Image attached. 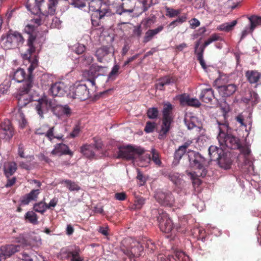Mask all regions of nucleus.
<instances>
[{"label": "nucleus", "instance_id": "obj_1", "mask_svg": "<svg viewBox=\"0 0 261 261\" xmlns=\"http://www.w3.org/2000/svg\"><path fill=\"white\" fill-rule=\"evenodd\" d=\"M42 24V20L39 16L32 19L30 21V23L26 25L24 29V31L28 34L29 37L27 40L28 48L27 53L22 54L24 59L29 60L31 63L28 67V74L22 68H19L13 73V80L18 83L24 82L23 86H26V81L28 80V76L30 75L32 80V84H33V78L32 73L34 69L38 65V60L36 56L33 55L35 53L36 47L35 46L37 41V28Z\"/></svg>", "mask_w": 261, "mask_h": 261}, {"label": "nucleus", "instance_id": "obj_2", "mask_svg": "<svg viewBox=\"0 0 261 261\" xmlns=\"http://www.w3.org/2000/svg\"><path fill=\"white\" fill-rule=\"evenodd\" d=\"M173 108V106L169 102L163 104L162 122L158 136L160 140L165 139L171 128V125L174 120Z\"/></svg>", "mask_w": 261, "mask_h": 261}, {"label": "nucleus", "instance_id": "obj_3", "mask_svg": "<svg viewBox=\"0 0 261 261\" xmlns=\"http://www.w3.org/2000/svg\"><path fill=\"white\" fill-rule=\"evenodd\" d=\"M124 242L128 243L130 246L128 247H122L121 250L128 257V261H132L133 258L141 255L144 249L143 240L141 242H139L132 239H128Z\"/></svg>", "mask_w": 261, "mask_h": 261}, {"label": "nucleus", "instance_id": "obj_4", "mask_svg": "<svg viewBox=\"0 0 261 261\" xmlns=\"http://www.w3.org/2000/svg\"><path fill=\"white\" fill-rule=\"evenodd\" d=\"M3 47L6 49L18 48L21 46L24 41L21 34L18 32L9 34L6 38L2 39Z\"/></svg>", "mask_w": 261, "mask_h": 261}, {"label": "nucleus", "instance_id": "obj_5", "mask_svg": "<svg viewBox=\"0 0 261 261\" xmlns=\"http://www.w3.org/2000/svg\"><path fill=\"white\" fill-rule=\"evenodd\" d=\"M31 87L32 80L30 75L28 76V80L26 81V86H23L22 88H20L18 94L16 96L18 106L19 108H22L25 107L30 102V98L28 94Z\"/></svg>", "mask_w": 261, "mask_h": 261}, {"label": "nucleus", "instance_id": "obj_6", "mask_svg": "<svg viewBox=\"0 0 261 261\" xmlns=\"http://www.w3.org/2000/svg\"><path fill=\"white\" fill-rule=\"evenodd\" d=\"M142 151V148L140 147H135L132 145L121 147L119 148L117 158L134 161L136 155H138Z\"/></svg>", "mask_w": 261, "mask_h": 261}, {"label": "nucleus", "instance_id": "obj_7", "mask_svg": "<svg viewBox=\"0 0 261 261\" xmlns=\"http://www.w3.org/2000/svg\"><path fill=\"white\" fill-rule=\"evenodd\" d=\"M154 197L159 203L163 206L171 207L175 202L173 194L169 191L159 190L155 192Z\"/></svg>", "mask_w": 261, "mask_h": 261}, {"label": "nucleus", "instance_id": "obj_8", "mask_svg": "<svg viewBox=\"0 0 261 261\" xmlns=\"http://www.w3.org/2000/svg\"><path fill=\"white\" fill-rule=\"evenodd\" d=\"M159 225L161 230L165 233H169L173 229V224L167 214L163 211H159L157 217Z\"/></svg>", "mask_w": 261, "mask_h": 261}, {"label": "nucleus", "instance_id": "obj_9", "mask_svg": "<svg viewBox=\"0 0 261 261\" xmlns=\"http://www.w3.org/2000/svg\"><path fill=\"white\" fill-rule=\"evenodd\" d=\"M74 99L85 100L89 97V91L86 84H75L70 93Z\"/></svg>", "mask_w": 261, "mask_h": 261}, {"label": "nucleus", "instance_id": "obj_10", "mask_svg": "<svg viewBox=\"0 0 261 261\" xmlns=\"http://www.w3.org/2000/svg\"><path fill=\"white\" fill-rule=\"evenodd\" d=\"M103 68L101 66L96 64H93L88 70H85L83 72V76L89 82L91 86L95 89V79L98 75V72Z\"/></svg>", "mask_w": 261, "mask_h": 261}, {"label": "nucleus", "instance_id": "obj_11", "mask_svg": "<svg viewBox=\"0 0 261 261\" xmlns=\"http://www.w3.org/2000/svg\"><path fill=\"white\" fill-rule=\"evenodd\" d=\"M54 129V126L50 127L48 124H43L36 129L35 134L38 135H44L50 141H52L54 138L61 140L63 136H55Z\"/></svg>", "mask_w": 261, "mask_h": 261}, {"label": "nucleus", "instance_id": "obj_12", "mask_svg": "<svg viewBox=\"0 0 261 261\" xmlns=\"http://www.w3.org/2000/svg\"><path fill=\"white\" fill-rule=\"evenodd\" d=\"M52 107L51 101L46 96L39 99L36 105V110L41 118H43V114L47 113Z\"/></svg>", "mask_w": 261, "mask_h": 261}, {"label": "nucleus", "instance_id": "obj_13", "mask_svg": "<svg viewBox=\"0 0 261 261\" xmlns=\"http://www.w3.org/2000/svg\"><path fill=\"white\" fill-rule=\"evenodd\" d=\"M68 88L63 82L53 84L49 90V93L53 96L63 97L67 94Z\"/></svg>", "mask_w": 261, "mask_h": 261}, {"label": "nucleus", "instance_id": "obj_14", "mask_svg": "<svg viewBox=\"0 0 261 261\" xmlns=\"http://www.w3.org/2000/svg\"><path fill=\"white\" fill-rule=\"evenodd\" d=\"M218 141L220 146L224 148L226 147L231 149H237L240 147V139L230 134L225 137L223 142L220 140Z\"/></svg>", "mask_w": 261, "mask_h": 261}, {"label": "nucleus", "instance_id": "obj_15", "mask_svg": "<svg viewBox=\"0 0 261 261\" xmlns=\"http://www.w3.org/2000/svg\"><path fill=\"white\" fill-rule=\"evenodd\" d=\"M112 14L111 9H105L103 8L100 12L92 13L91 16V20L93 27L101 26L100 20L104 18L105 17L110 16Z\"/></svg>", "mask_w": 261, "mask_h": 261}, {"label": "nucleus", "instance_id": "obj_16", "mask_svg": "<svg viewBox=\"0 0 261 261\" xmlns=\"http://www.w3.org/2000/svg\"><path fill=\"white\" fill-rule=\"evenodd\" d=\"M205 160L200 153H198L196 156L195 160L191 163V167L201 170L200 174L196 173V175L202 176V177L206 175L207 171L205 170L204 164H205Z\"/></svg>", "mask_w": 261, "mask_h": 261}, {"label": "nucleus", "instance_id": "obj_17", "mask_svg": "<svg viewBox=\"0 0 261 261\" xmlns=\"http://www.w3.org/2000/svg\"><path fill=\"white\" fill-rule=\"evenodd\" d=\"M1 129L4 132L5 138L11 139L14 135L15 131L11 122L9 119H5L0 124Z\"/></svg>", "mask_w": 261, "mask_h": 261}, {"label": "nucleus", "instance_id": "obj_18", "mask_svg": "<svg viewBox=\"0 0 261 261\" xmlns=\"http://www.w3.org/2000/svg\"><path fill=\"white\" fill-rule=\"evenodd\" d=\"M177 81V78L176 76L168 75L160 78L155 86L159 90H164L165 86L175 84Z\"/></svg>", "mask_w": 261, "mask_h": 261}, {"label": "nucleus", "instance_id": "obj_19", "mask_svg": "<svg viewBox=\"0 0 261 261\" xmlns=\"http://www.w3.org/2000/svg\"><path fill=\"white\" fill-rule=\"evenodd\" d=\"M20 246L19 245H8L1 247V255L3 256V259H5L7 257H10L12 254L19 251Z\"/></svg>", "mask_w": 261, "mask_h": 261}, {"label": "nucleus", "instance_id": "obj_20", "mask_svg": "<svg viewBox=\"0 0 261 261\" xmlns=\"http://www.w3.org/2000/svg\"><path fill=\"white\" fill-rule=\"evenodd\" d=\"M164 29L163 25H160L154 29H149L145 33L142 42L146 44L152 40L155 35L161 33Z\"/></svg>", "mask_w": 261, "mask_h": 261}, {"label": "nucleus", "instance_id": "obj_21", "mask_svg": "<svg viewBox=\"0 0 261 261\" xmlns=\"http://www.w3.org/2000/svg\"><path fill=\"white\" fill-rule=\"evenodd\" d=\"M145 150L142 148V151L138 155H136L134 162H136L138 165L141 167L147 166L151 161V156L149 154H145Z\"/></svg>", "mask_w": 261, "mask_h": 261}, {"label": "nucleus", "instance_id": "obj_22", "mask_svg": "<svg viewBox=\"0 0 261 261\" xmlns=\"http://www.w3.org/2000/svg\"><path fill=\"white\" fill-rule=\"evenodd\" d=\"M51 153L54 155L68 154L72 156L73 152L71 151L68 146L63 143L57 144L55 146L54 149L51 151Z\"/></svg>", "mask_w": 261, "mask_h": 261}, {"label": "nucleus", "instance_id": "obj_23", "mask_svg": "<svg viewBox=\"0 0 261 261\" xmlns=\"http://www.w3.org/2000/svg\"><path fill=\"white\" fill-rule=\"evenodd\" d=\"M17 169V164L15 162L8 161L3 165L4 174L7 178L13 175Z\"/></svg>", "mask_w": 261, "mask_h": 261}, {"label": "nucleus", "instance_id": "obj_24", "mask_svg": "<svg viewBox=\"0 0 261 261\" xmlns=\"http://www.w3.org/2000/svg\"><path fill=\"white\" fill-rule=\"evenodd\" d=\"M237 89L236 85L231 84L219 87V92L222 97H228L233 95Z\"/></svg>", "mask_w": 261, "mask_h": 261}, {"label": "nucleus", "instance_id": "obj_25", "mask_svg": "<svg viewBox=\"0 0 261 261\" xmlns=\"http://www.w3.org/2000/svg\"><path fill=\"white\" fill-rule=\"evenodd\" d=\"M111 47L110 45L102 46L96 49L95 56L98 62L102 63L105 57L111 53Z\"/></svg>", "mask_w": 261, "mask_h": 261}, {"label": "nucleus", "instance_id": "obj_26", "mask_svg": "<svg viewBox=\"0 0 261 261\" xmlns=\"http://www.w3.org/2000/svg\"><path fill=\"white\" fill-rule=\"evenodd\" d=\"M40 193L39 189L32 190L29 193L21 198V203L23 205H28L30 201L36 200Z\"/></svg>", "mask_w": 261, "mask_h": 261}, {"label": "nucleus", "instance_id": "obj_27", "mask_svg": "<svg viewBox=\"0 0 261 261\" xmlns=\"http://www.w3.org/2000/svg\"><path fill=\"white\" fill-rule=\"evenodd\" d=\"M102 0H92L89 1V10L92 11L93 13L97 12H100L103 8L105 9H110L107 5H101Z\"/></svg>", "mask_w": 261, "mask_h": 261}, {"label": "nucleus", "instance_id": "obj_28", "mask_svg": "<svg viewBox=\"0 0 261 261\" xmlns=\"http://www.w3.org/2000/svg\"><path fill=\"white\" fill-rule=\"evenodd\" d=\"M224 152L223 149L216 146L211 145L208 149V153L212 161H218Z\"/></svg>", "mask_w": 261, "mask_h": 261}, {"label": "nucleus", "instance_id": "obj_29", "mask_svg": "<svg viewBox=\"0 0 261 261\" xmlns=\"http://www.w3.org/2000/svg\"><path fill=\"white\" fill-rule=\"evenodd\" d=\"M12 118L19 122L20 126L21 128H24L27 122V120L20 108L14 109Z\"/></svg>", "mask_w": 261, "mask_h": 261}, {"label": "nucleus", "instance_id": "obj_30", "mask_svg": "<svg viewBox=\"0 0 261 261\" xmlns=\"http://www.w3.org/2000/svg\"><path fill=\"white\" fill-rule=\"evenodd\" d=\"M213 98H214V90L211 88L203 89L199 96L200 99L205 103L210 102Z\"/></svg>", "mask_w": 261, "mask_h": 261}, {"label": "nucleus", "instance_id": "obj_31", "mask_svg": "<svg viewBox=\"0 0 261 261\" xmlns=\"http://www.w3.org/2000/svg\"><path fill=\"white\" fill-rule=\"evenodd\" d=\"M247 81L250 84L257 83L261 77V73L257 70H247L245 72Z\"/></svg>", "mask_w": 261, "mask_h": 261}, {"label": "nucleus", "instance_id": "obj_32", "mask_svg": "<svg viewBox=\"0 0 261 261\" xmlns=\"http://www.w3.org/2000/svg\"><path fill=\"white\" fill-rule=\"evenodd\" d=\"M219 166L225 169H228L230 168L231 164V160L229 156V154L226 152H224L221 156L217 161Z\"/></svg>", "mask_w": 261, "mask_h": 261}, {"label": "nucleus", "instance_id": "obj_33", "mask_svg": "<svg viewBox=\"0 0 261 261\" xmlns=\"http://www.w3.org/2000/svg\"><path fill=\"white\" fill-rule=\"evenodd\" d=\"M218 123L219 124V133L217 138L218 140H220V141L223 142L225 137L229 134L230 128L227 122L220 123L218 121Z\"/></svg>", "mask_w": 261, "mask_h": 261}, {"label": "nucleus", "instance_id": "obj_34", "mask_svg": "<svg viewBox=\"0 0 261 261\" xmlns=\"http://www.w3.org/2000/svg\"><path fill=\"white\" fill-rule=\"evenodd\" d=\"M199 45L200 41L199 40L195 42L194 53L197 56V59L199 61L200 64L204 69H205L206 68V65L203 57L204 51L198 50V47Z\"/></svg>", "mask_w": 261, "mask_h": 261}, {"label": "nucleus", "instance_id": "obj_35", "mask_svg": "<svg viewBox=\"0 0 261 261\" xmlns=\"http://www.w3.org/2000/svg\"><path fill=\"white\" fill-rule=\"evenodd\" d=\"M93 149L94 146L92 145L85 144L81 147V152L86 158H93L95 155Z\"/></svg>", "mask_w": 261, "mask_h": 261}, {"label": "nucleus", "instance_id": "obj_36", "mask_svg": "<svg viewBox=\"0 0 261 261\" xmlns=\"http://www.w3.org/2000/svg\"><path fill=\"white\" fill-rule=\"evenodd\" d=\"M26 7L32 13H37L40 10L39 2L37 0H28Z\"/></svg>", "mask_w": 261, "mask_h": 261}, {"label": "nucleus", "instance_id": "obj_37", "mask_svg": "<svg viewBox=\"0 0 261 261\" xmlns=\"http://www.w3.org/2000/svg\"><path fill=\"white\" fill-rule=\"evenodd\" d=\"M221 37L219 36L218 34H213L212 35V36L207 40H206L204 43L201 45V46H199L198 47V50H201L204 51L205 48L208 46L209 44L212 43L214 41L221 40Z\"/></svg>", "mask_w": 261, "mask_h": 261}, {"label": "nucleus", "instance_id": "obj_38", "mask_svg": "<svg viewBox=\"0 0 261 261\" xmlns=\"http://www.w3.org/2000/svg\"><path fill=\"white\" fill-rule=\"evenodd\" d=\"M79 252V250L69 251L67 252V258L70 261H83V258L80 256Z\"/></svg>", "mask_w": 261, "mask_h": 261}, {"label": "nucleus", "instance_id": "obj_39", "mask_svg": "<svg viewBox=\"0 0 261 261\" xmlns=\"http://www.w3.org/2000/svg\"><path fill=\"white\" fill-rule=\"evenodd\" d=\"M24 219L34 225L38 223V216L33 211H28L24 215Z\"/></svg>", "mask_w": 261, "mask_h": 261}, {"label": "nucleus", "instance_id": "obj_40", "mask_svg": "<svg viewBox=\"0 0 261 261\" xmlns=\"http://www.w3.org/2000/svg\"><path fill=\"white\" fill-rule=\"evenodd\" d=\"M250 22V30L253 31L258 25H261V16L253 15L249 17Z\"/></svg>", "mask_w": 261, "mask_h": 261}, {"label": "nucleus", "instance_id": "obj_41", "mask_svg": "<svg viewBox=\"0 0 261 261\" xmlns=\"http://www.w3.org/2000/svg\"><path fill=\"white\" fill-rule=\"evenodd\" d=\"M61 184H65L66 187L71 191H78L80 190V187L74 181L69 179L63 180Z\"/></svg>", "mask_w": 261, "mask_h": 261}, {"label": "nucleus", "instance_id": "obj_42", "mask_svg": "<svg viewBox=\"0 0 261 261\" xmlns=\"http://www.w3.org/2000/svg\"><path fill=\"white\" fill-rule=\"evenodd\" d=\"M244 101L247 103H251L252 106L256 105L259 101V97L254 92H250L249 97H245Z\"/></svg>", "mask_w": 261, "mask_h": 261}, {"label": "nucleus", "instance_id": "obj_43", "mask_svg": "<svg viewBox=\"0 0 261 261\" xmlns=\"http://www.w3.org/2000/svg\"><path fill=\"white\" fill-rule=\"evenodd\" d=\"M237 21L233 20L230 23H223L217 27V30L219 31H224L229 32L232 30L233 28L237 24Z\"/></svg>", "mask_w": 261, "mask_h": 261}, {"label": "nucleus", "instance_id": "obj_44", "mask_svg": "<svg viewBox=\"0 0 261 261\" xmlns=\"http://www.w3.org/2000/svg\"><path fill=\"white\" fill-rule=\"evenodd\" d=\"M33 208L35 212L43 214L47 209L46 207V203H45L43 200L39 202L36 203L34 205Z\"/></svg>", "mask_w": 261, "mask_h": 261}, {"label": "nucleus", "instance_id": "obj_45", "mask_svg": "<svg viewBox=\"0 0 261 261\" xmlns=\"http://www.w3.org/2000/svg\"><path fill=\"white\" fill-rule=\"evenodd\" d=\"M166 175L174 184L177 185L180 184V179L178 173L171 171L168 172Z\"/></svg>", "mask_w": 261, "mask_h": 261}, {"label": "nucleus", "instance_id": "obj_46", "mask_svg": "<svg viewBox=\"0 0 261 261\" xmlns=\"http://www.w3.org/2000/svg\"><path fill=\"white\" fill-rule=\"evenodd\" d=\"M165 9L166 12V15L170 18L177 16L181 13L180 9H174L167 6H166Z\"/></svg>", "mask_w": 261, "mask_h": 261}, {"label": "nucleus", "instance_id": "obj_47", "mask_svg": "<svg viewBox=\"0 0 261 261\" xmlns=\"http://www.w3.org/2000/svg\"><path fill=\"white\" fill-rule=\"evenodd\" d=\"M151 160L158 166H160L162 164V162L160 159V155L159 152L155 149H151Z\"/></svg>", "mask_w": 261, "mask_h": 261}, {"label": "nucleus", "instance_id": "obj_48", "mask_svg": "<svg viewBox=\"0 0 261 261\" xmlns=\"http://www.w3.org/2000/svg\"><path fill=\"white\" fill-rule=\"evenodd\" d=\"M174 254L176 259H177L179 261H190L189 256L181 250H176Z\"/></svg>", "mask_w": 261, "mask_h": 261}, {"label": "nucleus", "instance_id": "obj_49", "mask_svg": "<svg viewBox=\"0 0 261 261\" xmlns=\"http://www.w3.org/2000/svg\"><path fill=\"white\" fill-rule=\"evenodd\" d=\"M159 114V110L157 108H150L147 110L146 115L148 118L151 119H155L158 117Z\"/></svg>", "mask_w": 261, "mask_h": 261}, {"label": "nucleus", "instance_id": "obj_50", "mask_svg": "<svg viewBox=\"0 0 261 261\" xmlns=\"http://www.w3.org/2000/svg\"><path fill=\"white\" fill-rule=\"evenodd\" d=\"M183 101H185L186 103L189 106L199 107L200 106V102L196 98L186 97L184 98Z\"/></svg>", "mask_w": 261, "mask_h": 261}, {"label": "nucleus", "instance_id": "obj_51", "mask_svg": "<svg viewBox=\"0 0 261 261\" xmlns=\"http://www.w3.org/2000/svg\"><path fill=\"white\" fill-rule=\"evenodd\" d=\"M93 60V57L89 54H85L81 57V62L85 66L90 65Z\"/></svg>", "mask_w": 261, "mask_h": 261}, {"label": "nucleus", "instance_id": "obj_52", "mask_svg": "<svg viewBox=\"0 0 261 261\" xmlns=\"http://www.w3.org/2000/svg\"><path fill=\"white\" fill-rule=\"evenodd\" d=\"M188 151H186L185 149H184L183 148H182L180 146H179L177 149L174 154V160L179 161L182 156L185 154L186 152L187 153Z\"/></svg>", "mask_w": 261, "mask_h": 261}, {"label": "nucleus", "instance_id": "obj_53", "mask_svg": "<svg viewBox=\"0 0 261 261\" xmlns=\"http://www.w3.org/2000/svg\"><path fill=\"white\" fill-rule=\"evenodd\" d=\"M195 118L194 117L185 118V123L189 129H192L196 127V125L195 122Z\"/></svg>", "mask_w": 261, "mask_h": 261}, {"label": "nucleus", "instance_id": "obj_54", "mask_svg": "<svg viewBox=\"0 0 261 261\" xmlns=\"http://www.w3.org/2000/svg\"><path fill=\"white\" fill-rule=\"evenodd\" d=\"M156 126V124L155 122L147 121L144 130L146 133H151L154 132Z\"/></svg>", "mask_w": 261, "mask_h": 261}, {"label": "nucleus", "instance_id": "obj_55", "mask_svg": "<svg viewBox=\"0 0 261 261\" xmlns=\"http://www.w3.org/2000/svg\"><path fill=\"white\" fill-rule=\"evenodd\" d=\"M145 203V199L143 197H137L134 201L133 208L135 210L140 209Z\"/></svg>", "mask_w": 261, "mask_h": 261}, {"label": "nucleus", "instance_id": "obj_56", "mask_svg": "<svg viewBox=\"0 0 261 261\" xmlns=\"http://www.w3.org/2000/svg\"><path fill=\"white\" fill-rule=\"evenodd\" d=\"M56 109H58L61 113V115H66L68 116L71 114V109L68 106H58Z\"/></svg>", "mask_w": 261, "mask_h": 261}, {"label": "nucleus", "instance_id": "obj_57", "mask_svg": "<svg viewBox=\"0 0 261 261\" xmlns=\"http://www.w3.org/2000/svg\"><path fill=\"white\" fill-rule=\"evenodd\" d=\"M57 0H48V13L51 15L54 14L56 11V6L57 4Z\"/></svg>", "mask_w": 261, "mask_h": 261}, {"label": "nucleus", "instance_id": "obj_58", "mask_svg": "<svg viewBox=\"0 0 261 261\" xmlns=\"http://www.w3.org/2000/svg\"><path fill=\"white\" fill-rule=\"evenodd\" d=\"M22 259L24 261H39L37 256L33 254H29L27 253L22 254Z\"/></svg>", "mask_w": 261, "mask_h": 261}, {"label": "nucleus", "instance_id": "obj_59", "mask_svg": "<svg viewBox=\"0 0 261 261\" xmlns=\"http://www.w3.org/2000/svg\"><path fill=\"white\" fill-rule=\"evenodd\" d=\"M143 242L145 247L150 249L151 251H154L156 249V246L154 243L150 240H148L146 238L143 239Z\"/></svg>", "mask_w": 261, "mask_h": 261}, {"label": "nucleus", "instance_id": "obj_60", "mask_svg": "<svg viewBox=\"0 0 261 261\" xmlns=\"http://www.w3.org/2000/svg\"><path fill=\"white\" fill-rule=\"evenodd\" d=\"M142 35V29L140 24L134 27L133 30V35L135 37L140 38Z\"/></svg>", "mask_w": 261, "mask_h": 261}, {"label": "nucleus", "instance_id": "obj_61", "mask_svg": "<svg viewBox=\"0 0 261 261\" xmlns=\"http://www.w3.org/2000/svg\"><path fill=\"white\" fill-rule=\"evenodd\" d=\"M70 4L74 7L79 9H82L86 6L85 3L83 2L82 0H71Z\"/></svg>", "mask_w": 261, "mask_h": 261}, {"label": "nucleus", "instance_id": "obj_62", "mask_svg": "<svg viewBox=\"0 0 261 261\" xmlns=\"http://www.w3.org/2000/svg\"><path fill=\"white\" fill-rule=\"evenodd\" d=\"M237 149L240 150L241 153L243 154L245 157L249 156L251 153V150L247 145L242 146L240 144V147Z\"/></svg>", "mask_w": 261, "mask_h": 261}, {"label": "nucleus", "instance_id": "obj_63", "mask_svg": "<svg viewBox=\"0 0 261 261\" xmlns=\"http://www.w3.org/2000/svg\"><path fill=\"white\" fill-rule=\"evenodd\" d=\"M198 153V152L192 150H189L187 151V155L188 157L190 166H191V163L195 160L196 156L197 155Z\"/></svg>", "mask_w": 261, "mask_h": 261}, {"label": "nucleus", "instance_id": "obj_64", "mask_svg": "<svg viewBox=\"0 0 261 261\" xmlns=\"http://www.w3.org/2000/svg\"><path fill=\"white\" fill-rule=\"evenodd\" d=\"M196 173L200 174V172L197 171V172H194V173H190L189 174L191 175V178L193 179V183L194 185H197L198 186H199L201 184V181L197 177H202V176L196 175Z\"/></svg>", "mask_w": 261, "mask_h": 261}]
</instances>
